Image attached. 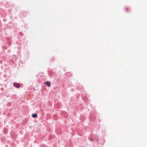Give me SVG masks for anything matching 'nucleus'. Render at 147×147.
Listing matches in <instances>:
<instances>
[{"instance_id":"4","label":"nucleus","mask_w":147,"mask_h":147,"mask_svg":"<svg viewBox=\"0 0 147 147\" xmlns=\"http://www.w3.org/2000/svg\"><path fill=\"white\" fill-rule=\"evenodd\" d=\"M125 11H128V8L127 7L125 8Z\"/></svg>"},{"instance_id":"5","label":"nucleus","mask_w":147,"mask_h":147,"mask_svg":"<svg viewBox=\"0 0 147 147\" xmlns=\"http://www.w3.org/2000/svg\"><path fill=\"white\" fill-rule=\"evenodd\" d=\"M94 139V138H89V140L91 141H92Z\"/></svg>"},{"instance_id":"1","label":"nucleus","mask_w":147,"mask_h":147,"mask_svg":"<svg viewBox=\"0 0 147 147\" xmlns=\"http://www.w3.org/2000/svg\"><path fill=\"white\" fill-rule=\"evenodd\" d=\"M13 85L16 88H19L20 87V84L18 83L14 82L13 84Z\"/></svg>"},{"instance_id":"2","label":"nucleus","mask_w":147,"mask_h":147,"mask_svg":"<svg viewBox=\"0 0 147 147\" xmlns=\"http://www.w3.org/2000/svg\"><path fill=\"white\" fill-rule=\"evenodd\" d=\"M44 84L46 85L49 87L51 86V84L49 82L47 81L45 82Z\"/></svg>"},{"instance_id":"3","label":"nucleus","mask_w":147,"mask_h":147,"mask_svg":"<svg viewBox=\"0 0 147 147\" xmlns=\"http://www.w3.org/2000/svg\"><path fill=\"white\" fill-rule=\"evenodd\" d=\"M37 116V115L36 114H33L32 115V117H33L34 118H36V117Z\"/></svg>"}]
</instances>
